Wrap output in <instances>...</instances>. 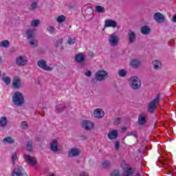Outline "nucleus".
Wrapping results in <instances>:
<instances>
[{"label": "nucleus", "mask_w": 176, "mask_h": 176, "mask_svg": "<svg viewBox=\"0 0 176 176\" xmlns=\"http://www.w3.org/2000/svg\"><path fill=\"white\" fill-rule=\"evenodd\" d=\"M24 96L20 91L15 92L12 96V102L16 107H21L24 104Z\"/></svg>", "instance_id": "obj_1"}, {"label": "nucleus", "mask_w": 176, "mask_h": 176, "mask_svg": "<svg viewBox=\"0 0 176 176\" xmlns=\"http://www.w3.org/2000/svg\"><path fill=\"white\" fill-rule=\"evenodd\" d=\"M129 85L133 90H140L141 89V79L136 76L130 77Z\"/></svg>", "instance_id": "obj_2"}, {"label": "nucleus", "mask_w": 176, "mask_h": 176, "mask_svg": "<svg viewBox=\"0 0 176 176\" xmlns=\"http://www.w3.org/2000/svg\"><path fill=\"white\" fill-rule=\"evenodd\" d=\"M160 102V97L157 96L155 98V99L148 102L147 107L148 111L150 112V113H153V112L156 111V108H157V105Z\"/></svg>", "instance_id": "obj_3"}, {"label": "nucleus", "mask_w": 176, "mask_h": 176, "mask_svg": "<svg viewBox=\"0 0 176 176\" xmlns=\"http://www.w3.org/2000/svg\"><path fill=\"white\" fill-rule=\"evenodd\" d=\"M12 176H28L25 170L23 168V166L17 165L14 168Z\"/></svg>", "instance_id": "obj_4"}, {"label": "nucleus", "mask_w": 176, "mask_h": 176, "mask_svg": "<svg viewBox=\"0 0 176 176\" xmlns=\"http://www.w3.org/2000/svg\"><path fill=\"white\" fill-rule=\"evenodd\" d=\"M109 43L110 46H118L119 44V37H118V35H116L115 33L111 34L109 36Z\"/></svg>", "instance_id": "obj_5"}, {"label": "nucleus", "mask_w": 176, "mask_h": 176, "mask_svg": "<svg viewBox=\"0 0 176 176\" xmlns=\"http://www.w3.org/2000/svg\"><path fill=\"white\" fill-rule=\"evenodd\" d=\"M108 74L104 70H99L96 74V79L98 80V82H102V80H105L107 79V76Z\"/></svg>", "instance_id": "obj_6"}, {"label": "nucleus", "mask_w": 176, "mask_h": 176, "mask_svg": "<svg viewBox=\"0 0 176 176\" xmlns=\"http://www.w3.org/2000/svg\"><path fill=\"white\" fill-rule=\"evenodd\" d=\"M37 65L44 71H53V67L47 66L46 61L43 59L39 60L37 63Z\"/></svg>", "instance_id": "obj_7"}, {"label": "nucleus", "mask_w": 176, "mask_h": 176, "mask_svg": "<svg viewBox=\"0 0 176 176\" xmlns=\"http://www.w3.org/2000/svg\"><path fill=\"white\" fill-rule=\"evenodd\" d=\"M153 19L159 23H164V20H166L164 15L160 12L154 13Z\"/></svg>", "instance_id": "obj_8"}, {"label": "nucleus", "mask_w": 176, "mask_h": 176, "mask_svg": "<svg viewBox=\"0 0 176 176\" xmlns=\"http://www.w3.org/2000/svg\"><path fill=\"white\" fill-rule=\"evenodd\" d=\"M24 159H25L28 164H30V166H35V164H36V158L35 157L25 155Z\"/></svg>", "instance_id": "obj_9"}, {"label": "nucleus", "mask_w": 176, "mask_h": 176, "mask_svg": "<svg viewBox=\"0 0 176 176\" xmlns=\"http://www.w3.org/2000/svg\"><path fill=\"white\" fill-rule=\"evenodd\" d=\"M80 155V150L78 148H73L68 153L69 157H76Z\"/></svg>", "instance_id": "obj_10"}, {"label": "nucleus", "mask_w": 176, "mask_h": 176, "mask_svg": "<svg viewBox=\"0 0 176 176\" xmlns=\"http://www.w3.org/2000/svg\"><path fill=\"white\" fill-rule=\"evenodd\" d=\"M128 41L129 43H134L137 41V34L135 32L129 30L128 32Z\"/></svg>", "instance_id": "obj_11"}, {"label": "nucleus", "mask_w": 176, "mask_h": 176, "mask_svg": "<svg viewBox=\"0 0 176 176\" xmlns=\"http://www.w3.org/2000/svg\"><path fill=\"white\" fill-rule=\"evenodd\" d=\"M50 150L52 152H58V142L57 139H54L50 143Z\"/></svg>", "instance_id": "obj_12"}, {"label": "nucleus", "mask_w": 176, "mask_h": 176, "mask_svg": "<svg viewBox=\"0 0 176 176\" xmlns=\"http://www.w3.org/2000/svg\"><path fill=\"white\" fill-rule=\"evenodd\" d=\"M134 171L135 170L133 169V168L129 167L124 170L123 176H141V174L140 173H136L134 175Z\"/></svg>", "instance_id": "obj_13"}, {"label": "nucleus", "mask_w": 176, "mask_h": 176, "mask_svg": "<svg viewBox=\"0 0 176 176\" xmlns=\"http://www.w3.org/2000/svg\"><path fill=\"white\" fill-rule=\"evenodd\" d=\"M82 127L87 131H90L94 127L93 122H91V121L85 120L82 121Z\"/></svg>", "instance_id": "obj_14"}, {"label": "nucleus", "mask_w": 176, "mask_h": 176, "mask_svg": "<svg viewBox=\"0 0 176 176\" xmlns=\"http://www.w3.org/2000/svg\"><path fill=\"white\" fill-rule=\"evenodd\" d=\"M118 25V23H116V21L111 20V19H107L104 21V27L106 28H108L109 27H112L113 28H116Z\"/></svg>", "instance_id": "obj_15"}, {"label": "nucleus", "mask_w": 176, "mask_h": 176, "mask_svg": "<svg viewBox=\"0 0 176 176\" xmlns=\"http://www.w3.org/2000/svg\"><path fill=\"white\" fill-rule=\"evenodd\" d=\"M12 87L14 89H20L21 87V80L19 78H14L12 81Z\"/></svg>", "instance_id": "obj_16"}, {"label": "nucleus", "mask_w": 176, "mask_h": 176, "mask_svg": "<svg viewBox=\"0 0 176 176\" xmlns=\"http://www.w3.org/2000/svg\"><path fill=\"white\" fill-rule=\"evenodd\" d=\"M152 65H153V69H155V71H159V69L162 68V62H160V60L157 59L154 60L152 62Z\"/></svg>", "instance_id": "obj_17"}, {"label": "nucleus", "mask_w": 176, "mask_h": 176, "mask_svg": "<svg viewBox=\"0 0 176 176\" xmlns=\"http://www.w3.org/2000/svg\"><path fill=\"white\" fill-rule=\"evenodd\" d=\"M27 58L23 57V56H19L16 59V65H25L27 64Z\"/></svg>", "instance_id": "obj_18"}, {"label": "nucleus", "mask_w": 176, "mask_h": 176, "mask_svg": "<svg viewBox=\"0 0 176 176\" xmlns=\"http://www.w3.org/2000/svg\"><path fill=\"white\" fill-rule=\"evenodd\" d=\"M140 126H144L146 123V117L144 114H140L138 120Z\"/></svg>", "instance_id": "obj_19"}, {"label": "nucleus", "mask_w": 176, "mask_h": 176, "mask_svg": "<svg viewBox=\"0 0 176 176\" xmlns=\"http://www.w3.org/2000/svg\"><path fill=\"white\" fill-rule=\"evenodd\" d=\"M27 38L30 40L35 38V32L34 30H28L25 32Z\"/></svg>", "instance_id": "obj_20"}, {"label": "nucleus", "mask_w": 176, "mask_h": 176, "mask_svg": "<svg viewBox=\"0 0 176 176\" xmlns=\"http://www.w3.org/2000/svg\"><path fill=\"white\" fill-rule=\"evenodd\" d=\"M94 116L98 119H101V118H104V111H102L100 109H97L94 112Z\"/></svg>", "instance_id": "obj_21"}, {"label": "nucleus", "mask_w": 176, "mask_h": 176, "mask_svg": "<svg viewBox=\"0 0 176 176\" xmlns=\"http://www.w3.org/2000/svg\"><path fill=\"white\" fill-rule=\"evenodd\" d=\"M118 131L117 130H113L111 131L109 134H108V138L109 140H116L118 138Z\"/></svg>", "instance_id": "obj_22"}, {"label": "nucleus", "mask_w": 176, "mask_h": 176, "mask_svg": "<svg viewBox=\"0 0 176 176\" xmlns=\"http://www.w3.org/2000/svg\"><path fill=\"white\" fill-rule=\"evenodd\" d=\"M141 32L143 35H149L151 34V28L148 26H143L141 28Z\"/></svg>", "instance_id": "obj_23"}, {"label": "nucleus", "mask_w": 176, "mask_h": 176, "mask_svg": "<svg viewBox=\"0 0 176 176\" xmlns=\"http://www.w3.org/2000/svg\"><path fill=\"white\" fill-rule=\"evenodd\" d=\"M75 60L77 63H83L85 61V56L83 54L80 53L76 56Z\"/></svg>", "instance_id": "obj_24"}, {"label": "nucleus", "mask_w": 176, "mask_h": 176, "mask_svg": "<svg viewBox=\"0 0 176 176\" xmlns=\"http://www.w3.org/2000/svg\"><path fill=\"white\" fill-rule=\"evenodd\" d=\"M29 45L33 48L38 47V40H36L35 38H31L29 40Z\"/></svg>", "instance_id": "obj_25"}, {"label": "nucleus", "mask_w": 176, "mask_h": 176, "mask_svg": "<svg viewBox=\"0 0 176 176\" xmlns=\"http://www.w3.org/2000/svg\"><path fill=\"white\" fill-rule=\"evenodd\" d=\"M131 67H132V68H137L138 66H140V60H137V59H133L131 61Z\"/></svg>", "instance_id": "obj_26"}, {"label": "nucleus", "mask_w": 176, "mask_h": 176, "mask_svg": "<svg viewBox=\"0 0 176 176\" xmlns=\"http://www.w3.org/2000/svg\"><path fill=\"white\" fill-rule=\"evenodd\" d=\"M6 124H8V118H6V117H1L0 126H1V127H6Z\"/></svg>", "instance_id": "obj_27"}, {"label": "nucleus", "mask_w": 176, "mask_h": 176, "mask_svg": "<svg viewBox=\"0 0 176 176\" xmlns=\"http://www.w3.org/2000/svg\"><path fill=\"white\" fill-rule=\"evenodd\" d=\"M3 142H6L7 144H14V140L12 139V137L8 136L3 140Z\"/></svg>", "instance_id": "obj_28"}, {"label": "nucleus", "mask_w": 176, "mask_h": 176, "mask_svg": "<svg viewBox=\"0 0 176 176\" xmlns=\"http://www.w3.org/2000/svg\"><path fill=\"white\" fill-rule=\"evenodd\" d=\"M32 145H34V142H32V140H30L27 142L26 147L28 152H32V149L34 148Z\"/></svg>", "instance_id": "obj_29"}, {"label": "nucleus", "mask_w": 176, "mask_h": 176, "mask_svg": "<svg viewBox=\"0 0 176 176\" xmlns=\"http://www.w3.org/2000/svg\"><path fill=\"white\" fill-rule=\"evenodd\" d=\"M9 46H10V43H9V41L8 40H4V41H2L1 43H0V47H9Z\"/></svg>", "instance_id": "obj_30"}, {"label": "nucleus", "mask_w": 176, "mask_h": 176, "mask_svg": "<svg viewBox=\"0 0 176 176\" xmlns=\"http://www.w3.org/2000/svg\"><path fill=\"white\" fill-rule=\"evenodd\" d=\"M64 109H65V104H58L56 107V112H57V113H60L63 112V111H64Z\"/></svg>", "instance_id": "obj_31"}, {"label": "nucleus", "mask_w": 176, "mask_h": 176, "mask_svg": "<svg viewBox=\"0 0 176 176\" xmlns=\"http://www.w3.org/2000/svg\"><path fill=\"white\" fill-rule=\"evenodd\" d=\"M1 79L7 86H9V85H10V82H12V80L8 76L3 77Z\"/></svg>", "instance_id": "obj_32"}, {"label": "nucleus", "mask_w": 176, "mask_h": 176, "mask_svg": "<svg viewBox=\"0 0 176 176\" xmlns=\"http://www.w3.org/2000/svg\"><path fill=\"white\" fill-rule=\"evenodd\" d=\"M118 76H120L121 78H124V76H126V75H127V71H126V69H122L120 70H118Z\"/></svg>", "instance_id": "obj_33"}, {"label": "nucleus", "mask_w": 176, "mask_h": 176, "mask_svg": "<svg viewBox=\"0 0 176 176\" xmlns=\"http://www.w3.org/2000/svg\"><path fill=\"white\" fill-rule=\"evenodd\" d=\"M95 9L98 13H104L105 12V8L101 6H96Z\"/></svg>", "instance_id": "obj_34"}, {"label": "nucleus", "mask_w": 176, "mask_h": 176, "mask_svg": "<svg viewBox=\"0 0 176 176\" xmlns=\"http://www.w3.org/2000/svg\"><path fill=\"white\" fill-rule=\"evenodd\" d=\"M66 20V18H65V16L64 15H60L59 16L57 19H56V21L59 23V24H61V23H64V21H65Z\"/></svg>", "instance_id": "obj_35"}, {"label": "nucleus", "mask_w": 176, "mask_h": 176, "mask_svg": "<svg viewBox=\"0 0 176 176\" xmlns=\"http://www.w3.org/2000/svg\"><path fill=\"white\" fill-rule=\"evenodd\" d=\"M41 24V21L38 19L32 21L30 25L31 27H38Z\"/></svg>", "instance_id": "obj_36"}, {"label": "nucleus", "mask_w": 176, "mask_h": 176, "mask_svg": "<svg viewBox=\"0 0 176 176\" xmlns=\"http://www.w3.org/2000/svg\"><path fill=\"white\" fill-rule=\"evenodd\" d=\"M102 167L104 168H108V167H111V162L109 161H104L102 163Z\"/></svg>", "instance_id": "obj_37"}, {"label": "nucleus", "mask_w": 176, "mask_h": 176, "mask_svg": "<svg viewBox=\"0 0 176 176\" xmlns=\"http://www.w3.org/2000/svg\"><path fill=\"white\" fill-rule=\"evenodd\" d=\"M110 176H120V173L118 170L116 169L111 172Z\"/></svg>", "instance_id": "obj_38"}, {"label": "nucleus", "mask_w": 176, "mask_h": 176, "mask_svg": "<svg viewBox=\"0 0 176 176\" xmlns=\"http://www.w3.org/2000/svg\"><path fill=\"white\" fill-rule=\"evenodd\" d=\"M38 8V3L34 1L31 4V8L30 10H35V9Z\"/></svg>", "instance_id": "obj_39"}, {"label": "nucleus", "mask_w": 176, "mask_h": 176, "mask_svg": "<svg viewBox=\"0 0 176 176\" xmlns=\"http://www.w3.org/2000/svg\"><path fill=\"white\" fill-rule=\"evenodd\" d=\"M126 135L127 136L133 135V137L137 138V132L135 131H129V132L126 133Z\"/></svg>", "instance_id": "obj_40"}, {"label": "nucleus", "mask_w": 176, "mask_h": 176, "mask_svg": "<svg viewBox=\"0 0 176 176\" xmlns=\"http://www.w3.org/2000/svg\"><path fill=\"white\" fill-rule=\"evenodd\" d=\"M21 127L24 130H27V129H28V124H27V122L25 121H23L21 123Z\"/></svg>", "instance_id": "obj_41"}, {"label": "nucleus", "mask_w": 176, "mask_h": 176, "mask_svg": "<svg viewBox=\"0 0 176 176\" xmlns=\"http://www.w3.org/2000/svg\"><path fill=\"white\" fill-rule=\"evenodd\" d=\"M68 43H69V45H74V43H75V42H76V40L75 38H72L71 37L68 38Z\"/></svg>", "instance_id": "obj_42"}, {"label": "nucleus", "mask_w": 176, "mask_h": 176, "mask_svg": "<svg viewBox=\"0 0 176 176\" xmlns=\"http://www.w3.org/2000/svg\"><path fill=\"white\" fill-rule=\"evenodd\" d=\"M47 31L50 32V34H53V32L56 31V28H54L53 26H50L47 28Z\"/></svg>", "instance_id": "obj_43"}, {"label": "nucleus", "mask_w": 176, "mask_h": 176, "mask_svg": "<svg viewBox=\"0 0 176 176\" xmlns=\"http://www.w3.org/2000/svg\"><path fill=\"white\" fill-rule=\"evenodd\" d=\"M61 43H63V38H60L59 40H57L55 43V47H58V46H60Z\"/></svg>", "instance_id": "obj_44"}, {"label": "nucleus", "mask_w": 176, "mask_h": 176, "mask_svg": "<svg viewBox=\"0 0 176 176\" xmlns=\"http://www.w3.org/2000/svg\"><path fill=\"white\" fill-rule=\"evenodd\" d=\"M16 160H17V154L14 153L12 155V164H16Z\"/></svg>", "instance_id": "obj_45"}, {"label": "nucleus", "mask_w": 176, "mask_h": 176, "mask_svg": "<svg viewBox=\"0 0 176 176\" xmlns=\"http://www.w3.org/2000/svg\"><path fill=\"white\" fill-rule=\"evenodd\" d=\"M120 148V143L119 142H115V148L116 151H119V148Z\"/></svg>", "instance_id": "obj_46"}, {"label": "nucleus", "mask_w": 176, "mask_h": 176, "mask_svg": "<svg viewBox=\"0 0 176 176\" xmlns=\"http://www.w3.org/2000/svg\"><path fill=\"white\" fill-rule=\"evenodd\" d=\"M114 122L116 124H120V118H117Z\"/></svg>", "instance_id": "obj_47"}, {"label": "nucleus", "mask_w": 176, "mask_h": 176, "mask_svg": "<svg viewBox=\"0 0 176 176\" xmlns=\"http://www.w3.org/2000/svg\"><path fill=\"white\" fill-rule=\"evenodd\" d=\"M80 176H89V174H87L86 172H80Z\"/></svg>", "instance_id": "obj_48"}, {"label": "nucleus", "mask_w": 176, "mask_h": 176, "mask_svg": "<svg viewBox=\"0 0 176 176\" xmlns=\"http://www.w3.org/2000/svg\"><path fill=\"white\" fill-rule=\"evenodd\" d=\"M85 75H86V76H89V77L91 76V72H90V71L87 72L85 73Z\"/></svg>", "instance_id": "obj_49"}, {"label": "nucleus", "mask_w": 176, "mask_h": 176, "mask_svg": "<svg viewBox=\"0 0 176 176\" xmlns=\"http://www.w3.org/2000/svg\"><path fill=\"white\" fill-rule=\"evenodd\" d=\"M127 131V128H126V127L122 128V131Z\"/></svg>", "instance_id": "obj_50"}, {"label": "nucleus", "mask_w": 176, "mask_h": 176, "mask_svg": "<svg viewBox=\"0 0 176 176\" xmlns=\"http://www.w3.org/2000/svg\"><path fill=\"white\" fill-rule=\"evenodd\" d=\"M1 63H2V57L0 56V64H1Z\"/></svg>", "instance_id": "obj_51"}, {"label": "nucleus", "mask_w": 176, "mask_h": 176, "mask_svg": "<svg viewBox=\"0 0 176 176\" xmlns=\"http://www.w3.org/2000/svg\"><path fill=\"white\" fill-rule=\"evenodd\" d=\"M50 176H54V174L52 173Z\"/></svg>", "instance_id": "obj_52"}, {"label": "nucleus", "mask_w": 176, "mask_h": 176, "mask_svg": "<svg viewBox=\"0 0 176 176\" xmlns=\"http://www.w3.org/2000/svg\"><path fill=\"white\" fill-rule=\"evenodd\" d=\"M3 75V76H5L6 74L4 73Z\"/></svg>", "instance_id": "obj_53"}, {"label": "nucleus", "mask_w": 176, "mask_h": 176, "mask_svg": "<svg viewBox=\"0 0 176 176\" xmlns=\"http://www.w3.org/2000/svg\"><path fill=\"white\" fill-rule=\"evenodd\" d=\"M168 174H171V172H169Z\"/></svg>", "instance_id": "obj_54"}, {"label": "nucleus", "mask_w": 176, "mask_h": 176, "mask_svg": "<svg viewBox=\"0 0 176 176\" xmlns=\"http://www.w3.org/2000/svg\"><path fill=\"white\" fill-rule=\"evenodd\" d=\"M172 176H174V174L172 173Z\"/></svg>", "instance_id": "obj_55"}, {"label": "nucleus", "mask_w": 176, "mask_h": 176, "mask_svg": "<svg viewBox=\"0 0 176 176\" xmlns=\"http://www.w3.org/2000/svg\"><path fill=\"white\" fill-rule=\"evenodd\" d=\"M42 116H45V114H43Z\"/></svg>", "instance_id": "obj_56"}, {"label": "nucleus", "mask_w": 176, "mask_h": 176, "mask_svg": "<svg viewBox=\"0 0 176 176\" xmlns=\"http://www.w3.org/2000/svg\"><path fill=\"white\" fill-rule=\"evenodd\" d=\"M0 76H1V71H0Z\"/></svg>", "instance_id": "obj_57"}]
</instances>
